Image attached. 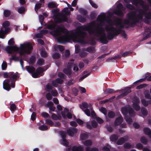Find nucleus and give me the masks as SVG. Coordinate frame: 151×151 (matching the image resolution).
<instances>
[{
	"label": "nucleus",
	"instance_id": "f257e3e1",
	"mask_svg": "<svg viewBox=\"0 0 151 151\" xmlns=\"http://www.w3.org/2000/svg\"><path fill=\"white\" fill-rule=\"evenodd\" d=\"M104 13H101L98 17L97 21L93 22L86 26H82L69 34L63 36L62 34L65 32L63 28L56 27V24L53 21L49 22L47 28L41 31L42 34H46L48 32L52 36L57 37L59 43L72 40L75 42L83 43L85 31H87L91 35L98 37L104 44H106L107 39L113 38V22L108 17L106 18Z\"/></svg>",
	"mask_w": 151,
	"mask_h": 151
},
{
	"label": "nucleus",
	"instance_id": "f03ea898",
	"mask_svg": "<svg viewBox=\"0 0 151 151\" xmlns=\"http://www.w3.org/2000/svg\"><path fill=\"white\" fill-rule=\"evenodd\" d=\"M13 39H10L8 41V44L10 46H7L6 49V51L8 53H12L14 52H19L20 55H25L26 54H30L32 49V44L29 42H25L20 45L19 48L16 45L12 46L14 43Z\"/></svg>",
	"mask_w": 151,
	"mask_h": 151
},
{
	"label": "nucleus",
	"instance_id": "7ed1b4c3",
	"mask_svg": "<svg viewBox=\"0 0 151 151\" xmlns=\"http://www.w3.org/2000/svg\"><path fill=\"white\" fill-rule=\"evenodd\" d=\"M17 75L16 73L13 72H10L9 73H5L4 74V77L5 78L9 77L12 78L10 80L7 79L5 80L3 83V87L4 89L9 91L11 89V86L14 88L15 87V79Z\"/></svg>",
	"mask_w": 151,
	"mask_h": 151
},
{
	"label": "nucleus",
	"instance_id": "20e7f679",
	"mask_svg": "<svg viewBox=\"0 0 151 151\" xmlns=\"http://www.w3.org/2000/svg\"><path fill=\"white\" fill-rule=\"evenodd\" d=\"M70 12L68 11V8H65L62 11L63 15L61 16H56L54 18L55 22H60L63 21H67V18L66 16L70 14Z\"/></svg>",
	"mask_w": 151,
	"mask_h": 151
},
{
	"label": "nucleus",
	"instance_id": "39448f33",
	"mask_svg": "<svg viewBox=\"0 0 151 151\" xmlns=\"http://www.w3.org/2000/svg\"><path fill=\"white\" fill-rule=\"evenodd\" d=\"M10 25L9 22L7 21H5L3 24L2 27L0 30V38H4L5 35L10 31L8 27Z\"/></svg>",
	"mask_w": 151,
	"mask_h": 151
},
{
	"label": "nucleus",
	"instance_id": "423d86ee",
	"mask_svg": "<svg viewBox=\"0 0 151 151\" xmlns=\"http://www.w3.org/2000/svg\"><path fill=\"white\" fill-rule=\"evenodd\" d=\"M150 91L151 95L150 94L149 92L147 91L144 92V94L145 97L147 99H150V101H147L144 99H142L141 100L142 104L145 106H147L149 104L151 103V88L150 90Z\"/></svg>",
	"mask_w": 151,
	"mask_h": 151
},
{
	"label": "nucleus",
	"instance_id": "0eeeda50",
	"mask_svg": "<svg viewBox=\"0 0 151 151\" xmlns=\"http://www.w3.org/2000/svg\"><path fill=\"white\" fill-rule=\"evenodd\" d=\"M61 114L63 117L64 118H65L66 117V115L69 119H71L72 117V114L68 112V110L67 109H64V111L62 112Z\"/></svg>",
	"mask_w": 151,
	"mask_h": 151
},
{
	"label": "nucleus",
	"instance_id": "6e6552de",
	"mask_svg": "<svg viewBox=\"0 0 151 151\" xmlns=\"http://www.w3.org/2000/svg\"><path fill=\"white\" fill-rule=\"evenodd\" d=\"M60 135L62 139V140L61 141V143L65 146L67 145H68V142L65 139L66 133L64 132H60Z\"/></svg>",
	"mask_w": 151,
	"mask_h": 151
},
{
	"label": "nucleus",
	"instance_id": "1a4fd4ad",
	"mask_svg": "<svg viewBox=\"0 0 151 151\" xmlns=\"http://www.w3.org/2000/svg\"><path fill=\"white\" fill-rule=\"evenodd\" d=\"M43 71V70L41 68H38L37 70V71L35 73H32V76L34 78H37L39 77L42 75H40V74Z\"/></svg>",
	"mask_w": 151,
	"mask_h": 151
},
{
	"label": "nucleus",
	"instance_id": "9d476101",
	"mask_svg": "<svg viewBox=\"0 0 151 151\" xmlns=\"http://www.w3.org/2000/svg\"><path fill=\"white\" fill-rule=\"evenodd\" d=\"M139 102V100L137 98L134 99L133 102V107L137 111L139 110L140 109V107L138 105Z\"/></svg>",
	"mask_w": 151,
	"mask_h": 151
},
{
	"label": "nucleus",
	"instance_id": "9b49d317",
	"mask_svg": "<svg viewBox=\"0 0 151 151\" xmlns=\"http://www.w3.org/2000/svg\"><path fill=\"white\" fill-rule=\"evenodd\" d=\"M85 113L86 115L88 116H90L91 115L94 118L95 116V114L94 112L92 110H91V113H90V111L88 109H86L85 110H83Z\"/></svg>",
	"mask_w": 151,
	"mask_h": 151
},
{
	"label": "nucleus",
	"instance_id": "f8f14e48",
	"mask_svg": "<svg viewBox=\"0 0 151 151\" xmlns=\"http://www.w3.org/2000/svg\"><path fill=\"white\" fill-rule=\"evenodd\" d=\"M122 6L121 4H119L117 5V8L119 9L115 12L116 14L119 16H122L123 14L122 12L120 10V9L122 7Z\"/></svg>",
	"mask_w": 151,
	"mask_h": 151
},
{
	"label": "nucleus",
	"instance_id": "ddd939ff",
	"mask_svg": "<svg viewBox=\"0 0 151 151\" xmlns=\"http://www.w3.org/2000/svg\"><path fill=\"white\" fill-rule=\"evenodd\" d=\"M67 132L70 136H73L77 132V130L75 128L68 129L67 131Z\"/></svg>",
	"mask_w": 151,
	"mask_h": 151
},
{
	"label": "nucleus",
	"instance_id": "4468645a",
	"mask_svg": "<svg viewBox=\"0 0 151 151\" xmlns=\"http://www.w3.org/2000/svg\"><path fill=\"white\" fill-rule=\"evenodd\" d=\"M124 91L125 92L122 93L120 95V97H122L126 95L128 93L130 92L131 91L130 88L128 87L126 88L124 90Z\"/></svg>",
	"mask_w": 151,
	"mask_h": 151
},
{
	"label": "nucleus",
	"instance_id": "2eb2a0df",
	"mask_svg": "<svg viewBox=\"0 0 151 151\" xmlns=\"http://www.w3.org/2000/svg\"><path fill=\"white\" fill-rule=\"evenodd\" d=\"M73 151H83V147L81 146H74L72 148Z\"/></svg>",
	"mask_w": 151,
	"mask_h": 151
},
{
	"label": "nucleus",
	"instance_id": "dca6fc26",
	"mask_svg": "<svg viewBox=\"0 0 151 151\" xmlns=\"http://www.w3.org/2000/svg\"><path fill=\"white\" fill-rule=\"evenodd\" d=\"M123 120V118L122 116H119L115 120V124L116 125H118L122 122Z\"/></svg>",
	"mask_w": 151,
	"mask_h": 151
},
{
	"label": "nucleus",
	"instance_id": "f3484780",
	"mask_svg": "<svg viewBox=\"0 0 151 151\" xmlns=\"http://www.w3.org/2000/svg\"><path fill=\"white\" fill-rule=\"evenodd\" d=\"M54 49L56 50H59L61 51H62L64 50L63 47L60 45H55L54 46Z\"/></svg>",
	"mask_w": 151,
	"mask_h": 151
},
{
	"label": "nucleus",
	"instance_id": "a211bd4d",
	"mask_svg": "<svg viewBox=\"0 0 151 151\" xmlns=\"http://www.w3.org/2000/svg\"><path fill=\"white\" fill-rule=\"evenodd\" d=\"M87 127L88 128H91L92 127V126L93 127H96L97 126V124L94 121H92V126L89 125L88 122L86 123Z\"/></svg>",
	"mask_w": 151,
	"mask_h": 151
},
{
	"label": "nucleus",
	"instance_id": "6ab92c4d",
	"mask_svg": "<svg viewBox=\"0 0 151 151\" xmlns=\"http://www.w3.org/2000/svg\"><path fill=\"white\" fill-rule=\"evenodd\" d=\"M88 136L87 133H85L82 134L80 136V138L81 140H84L88 138Z\"/></svg>",
	"mask_w": 151,
	"mask_h": 151
},
{
	"label": "nucleus",
	"instance_id": "aec40b11",
	"mask_svg": "<svg viewBox=\"0 0 151 151\" xmlns=\"http://www.w3.org/2000/svg\"><path fill=\"white\" fill-rule=\"evenodd\" d=\"M144 132L145 134L149 135L151 138V132L149 128H145L144 129Z\"/></svg>",
	"mask_w": 151,
	"mask_h": 151
},
{
	"label": "nucleus",
	"instance_id": "412c9836",
	"mask_svg": "<svg viewBox=\"0 0 151 151\" xmlns=\"http://www.w3.org/2000/svg\"><path fill=\"white\" fill-rule=\"evenodd\" d=\"M132 3L136 5H137L138 4H142L143 2L141 0H133Z\"/></svg>",
	"mask_w": 151,
	"mask_h": 151
},
{
	"label": "nucleus",
	"instance_id": "4be33fe9",
	"mask_svg": "<svg viewBox=\"0 0 151 151\" xmlns=\"http://www.w3.org/2000/svg\"><path fill=\"white\" fill-rule=\"evenodd\" d=\"M83 144L85 146H90L92 144V141L90 140H88L83 142Z\"/></svg>",
	"mask_w": 151,
	"mask_h": 151
},
{
	"label": "nucleus",
	"instance_id": "5701e85b",
	"mask_svg": "<svg viewBox=\"0 0 151 151\" xmlns=\"http://www.w3.org/2000/svg\"><path fill=\"white\" fill-rule=\"evenodd\" d=\"M26 68L28 71L30 73H32L35 70V68L32 66H27Z\"/></svg>",
	"mask_w": 151,
	"mask_h": 151
},
{
	"label": "nucleus",
	"instance_id": "b1692460",
	"mask_svg": "<svg viewBox=\"0 0 151 151\" xmlns=\"http://www.w3.org/2000/svg\"><path fill=\"white\" fill-rule=\"evenodd\" d=\"M48 6L50 8H53L57 7V5L54 2H50L48 3Z\"/></svg>",
	"mask_w": 151,
	"mask_h": 151
},
{
	"label": "nucleus",
	"instance_id": "393cba45",
	"mask_svg": "<svg viewBox=\"0 0 151 151\" xmlns=\"http://www.w3.org/2000/svg\"><path fill=\"white\" fill-rule=\"evenodd\" d=\"M4 14L5 17H8L10 15L11 12L9 10H6L4 12Z\"/></svg>",
	"mask_w": 151,
	"mask_h": 151
},
{
	"label": "nucleus",
	"instance_id": "a878e982",
	"mask_svg": "<svg viewBox=\"0 0 151 151\" xmlns=\"http://www.w3.org/2000/svg\"><path fill=\"white\" fill-rule=\"evenodd\" d=\"M82 106H83V107L85 108H87L89 107L91 109V105L90 104H88L86 102H84L82 103Z\"/></svg>",
	"mask_w": 151,
	"mask_h": 151
},
{
	"label": "nucleus",
	"instance_id": "bb28decb",
	"mask_svg": "<svg viewBox=\"0 0 151 151\" xmlns=\"http://www.w3.org/2000/svg\"><path fill=\"white\" fill-rule=\"evenodd\" d=\"M86 151H98V150L97 148H91L90 147H87L86 148Z\"/></svg>",
	"mask_w": 151,
	"mask_h": 151
},
{
	"label": "nucleus",
	"instance_id": "cd10ccee",
	"mask_svg": "<svg viewBox=\"0 0 151 151\" xmlns=\"http://www.w3.org/2000/svg\"><path fill=\"white\" fill-rule=\"evenodd\" d=\"M51 117L53 119L55 120L60 119L61 118V116H57L54 114H52Z\"/></svg>",
	"mask_w": 151,
	"mask_h": 151
},
{
	"label": "nucleus",
	"instance_id": "c85d7f7f",
	"mask_svg": "<svg viewBox=\"0 0 151 151\" xmlns=\"http://www.w3.org/2000/svg\"><path fill=\"white\" fill-rule=\"evenodd\" d=\"M56 82L57 83H61L63 82V81L62 80L58 79L57 80L55 81H53L52 82L53 85L54 86H56L57 85L56 84H54V82Z\"/></svg>",
	"mask_w": 151,
	"mask_h": 151
},
{
	"label": "nucleus",
	"instance_id": "c756f323",
	"mask_svg": "<svg viewBox=\"0 0 151 151\" xmlns=\"http://www.w3.org/2000/svg\"><path fill=\"white\" fill-rule=\"evenodd\" d=\"M117 138V136L115 135H112L110 137V139L111 140L113 141L116 140Z\"/></svg>",
	"mask_w": 151,
	"mask_h": 151
},
{
	"label": "nucleus",
	"instance_id": "7c9ffc66",
	"mask_svg": "<svg viewBox=\"0 0 151 151\" xmlns=\"http://www.w3.org/2000/svg\"><path fill=\"white\" fill-rule=\"evenodd\" d=\"M125 141V139L123 138L120 139L117 142V144L119 145L122 144Z\"/></svg>",
	"mask_w": 151,
	"mask_h": 151
},
{
	"label": "nucleus",
	"instance_id": "2f4dec72",
	"mask_svg": "<svg viewBox=\"0 0 151 151\" xmlns=\"http://www.w3.org/2000/svg\"><path fill=\"white\" fill-rule=\"evenodd\" d=\"M39 129L41 130H46L48 129V127L45 125H42L39 127Z\"/></svg>",
	"mask_w": 151,
	"mask_h": 151
},
{
	"label": "nucleus",
	"instance_id": "473e14b6",
	"mask_svg": "<svg viewBox=\"0 0 151 151\" xmlns=\"http://www.w3.org/2000/svg\"><path fill=\"white\" fill-rule=\"evenodd\" d=\"M132 145L130 144L127 143L124 144V146L125 148H129L131 147H132Z\"/></svg>",
	"mask_w": 151,
	"mask_h": 151
},
{
	"label": "nucleus",
	"instance_id": "72a5a7b5",
	"mask_svg": "<svg viewBox=\"0 0 151 151\" xmlns=\"http://www.w3.org/2000/svg\"><path fill=\"white\" fill-rule=\"evenodd\" d=\"M25 8L24 7H21L18 10V12L19 13L22 14L25 11Z\"/></svg>",
	"mask_w": 151,
	"mask_h": 151
},
{
	"label": "nucleus",
	"instance_id": "f704fd0d",
	"mask_svg": "<svg viewBox=\"0 0 151 151\" xmlns=\"http://www.w3.org/2000/svg\"><path fill=\"white\" fill-rule=\"evenodd\" d=\"M115 114L112 111L109 112L108 114V116L110 118H112L114 116Z\"/></svg>",
	"mask_w": 151,
	"mask_h": 151
},
{
	"label": "nucleus",
	"instance_id": "c9c22d12",
	"mask_svg": "<svg viewBox=\"0 0 151 151\" xmlns=\"http://www.w3.org/2000/svg\"><path fill=\"white\" fill-rule=\"evenodd\" d=\"M121 111L123 114L125 115L127 113V111L125 107H123L122 108Z\"/></svg>",
	"mask_w": 151,
	"mask_h": 151
},
{
	"label": "nucleus",
	"instance_id": "e433bc0d",
	"mask_svg": "<svg viewBox=\"0 0 151 151\" xmlns=\"http://www.w3.org/2000/svg\"><path fill=\"white\" fill-rule=\"evenodd\" d=\"M35 61V57L33 56L31 57L29 61V63H30L32 64Z\"/></svg>",
	"mask_w": 151,
	"mask_h": 151
},
{
	"label": "nucleus",
	"instance_id": "4c0bfd02",
	"mask_svg": "<svg viewBox=\"0 0 151 151\" xmlns=\"http://www.w3.org/2000/svg\"><path fill=\"white\" fill-rule=\"evenodd\" d=\"M100 110L104 114L106 115V114L107 111L105 108L104 107H101L100 109Z\"/></svg>",
	"mask_w": 151,
	"mask_h": 151
},
{
	"label": "nucleus",
	"instance_id": "58836bf2",
	"mask_svg": "<svg viewBox=\"0 0 151 151\" xmlns=\"http://www.w3.org/2000/svg\"><path fill=\"white\" fill-rule=\"evenodd\" d=\"M90 74V73H87L86 74H85L83 76L81 77V78H80L79 81H82L83 79L85 78L88 76Z\"/></svg>",
	"mask_w": 151,
	"mask_h": 151
},
{
	"label": "nucleus",
	"instance_id": "ea45409f",
	"mask_svg": "<svg viewBox=\"0 0 151 151\" xmlns=\"http://www.w3.org/2000/svg\"><path fill=\"white\" fill-rule=\"evenodd\" d=\"M114 92V91L111 89H108L105 91V93H112Z\"/></svg>",
	"mask_w": 151,
	"mask_h": 151
},
{
	"label": "nucleus",
	"instance_id": "a19ab883",
	"mask_svg": "<svg viewBox=\"0 0 151 151\" xmlns=\"http://www.w3.org/2000/svg\"><path fill=\"white\" fill-rule=\"evenodd\" d=\"M46 98L48 100H50L52 99V96L49 93H47L46 95Z\"/></svg>",
	"mask_w": 151,
	"mask_h": 151
},
{
	"label": "nucleus",
	"instance_id": "79ce46f5",
	"mask_svg": "<svg viewBox=\"0 0 151 151\" xmlns=\"http://www.w3.org/2000/svg\"><path fill=\"white\" fill-rule=\"evenodd\" d=\"M2 68L3 70H4L7 67L6 63L5 62H3L2 65Z\"/></svg>",
	"mask_w": 151,
	"mask_h": 151
},
{
	"label": "nucleus",
	"instance_id": "37998d69",
	"mask_svg": "<svg viewBox=\"0 0 151 151\" xmlns=\"http://www.w3.org/2000/svg\"><path fill=\"white\" fill-rule=\"evenodd\" d=\"M52 95L54 96H56L58 94V93L56 90H53L51 91Z\"/></svg>",
	"mask_w": 151,
	"mask_h": 151
},
{
	"label": "nucleus",
	"instance_id": "c03bdc74",
	"mask_svg": "<svg viewBox=\"0 0 151 151\" xmlns=\"http://www.w3.org/2000/svg\"><path fill=\"white\" fill-rule=\"evenodd\" d=\"M41 6V4L38 3L37 4L35 5V10L36 12L38 10V9H39V8H40Z\"/></svg>",
	"mask_w": 151,
	"mask_h": 151
},
{
	"label": "nucleus",
	"instance_id": "a18cd8bd",
	"mask_svg": "<svg viewBox=\"0 0 151 151\" xmlns=\"http://www.w3.org/2000/svg\"><path fill=\"white\" fill-rule=\"evenodd\" d=\"M16 107L15 105L14 104H12L10 106V109L11 111H13L15 110Z\"/></svg>",
	"mask_w": 151,
	"mask_h": 151
},
{
	"label": "nucleus",
	"instance_id": "49530a36",
	"mask_svg": "<svg viewBox=\"0 0 151 151\" xmlns=\"http://www.w3.org/2000/svg\"><path fill=\"white\" fill-rule=\"evenodd\" d=\"M141 111L142 114L144 115H146L147 113V110L145 109H142L141 110Z\"/></svg>",
	"mask_w": 151,
	"mask_h": 151
},
{
	"label": "nucleus",
	"instance_id": "de8ad7c7",
	"mask_svg": "<svg viewBox=\"0 0 151 151\" xmlns=\"http://www.w3.org/2000/svg\"><path fill=\"white\" fill-rule=\"evenodd\" d=\"M89 1L91 5L93 7L95 8H96L97 7V5L95 4L91 0H89Z\"/></svg>",
	"mask_w": 151,
	"mask_h": 151
},
{
	"label": "nucleus",
	"instance_id": "09e8293b",
	"mask_svg": "<svg viewBox=\"0 0 151 151\" xmlns=\"http://www.w3.org/2000/svg\"><path fill=\"white\" fill-rule=\"evenodd\" d=\"M125 119L129 124H130L132 122V119L129 118L125 116Z\"/></svg>",
	"mask_w": 151,
	"mask_h": 151
},
{
	"label": "nucleus",
	"instance_id": "8fccbe9b",
	"mask_svg": "<svg viewBox=\"0 0 151 151\" xmlns=\"http://www.w3.org/2000/svg\"><path fill=\"white\" fill-rule=\"evenodd\" d=\"M41 55L43 57H45L47 55V54L46 52L44 50H43L41 52Z\"/></svg>",
	"mask_w": 151,
	"mask_h": 151
},
{
	"label": "nucleus",
	"instance_id": "3c124183",
	"mask_svg": "<svg viewBox=\"0 0 151 151\" xmlns=\"http://www.w3.org/2000/svg\"><path fill=\"white\" fill-rule=\"evenodd\" d=\"M78 19L81 22H84L86 21V19L85 18H82L79 16L78 17Z\"/></svg>",
	"mask_w": 151,
	"mask_h": 151
},
{
	"label": "nucleus",
	"instance_id": "603ef678",
	"mask_svg": "<svg viewBox=\"0 0 151 151\" xmlns=\"http://www.w3.org/2000/svg\"><path fill=\"white\" fill-rule=\"evenodd\" d=\"M36 117V114L35 112H33L31 115V119L32 120L34 121Z\"/></svg>",
	"mask_w": 151,
	"mask_h": 151
},
{
	"label": "nucleus",
	"instance_id": "864d4df0",
	"mask_svg": "<svg viewBox=\"0 0 151 151\" xmlns=\"http://www.w3.org/2000/svg\"><path fill=\"white\" fill-rule=\"evenodd\" d=\"M44 63V60L42 59H40L38 60L37 61V63L39 65H42Z\"/></svg>",
	"mask_w": 151,
	"mask_h": 151
},
{
	"label": "nucleus",
	"instance_id": "5fc2aeb1",
	"mask_svg": "<svg viewBox=\"0 0 151 151\" xmlns=\"http://www.w3.org/2000/svg\"><path fill=\"white\" fill-rule=\"evenodd\" d=\"M79 11L81 13L83 14H85L87 13L86 12L84 9L82 8L80 9Z\"/></svg>",
	"mask_w": 151,
	"mask_h": 151
},
{
	"label": "nucleus",
	"instance_id": "6e6d98bb",
	"mask_svg": "<svg viewBox=\"0 0 151 151\" xmlns=\"http://www.w3.org/2000/svg\"><path fill=\"white\" fill-rule=\"evenodd\" d=\"M52 56L54 58L57 59L60 57V55L59 53H57L54 54Z\"/></svg>",
	"mask_w": 151,
	"mask_h": 151
},
{
	"label": "nucleus",
	"instance_id": "4d7b16f0",
	"mask_svg": "<svg viewBox=\"0 0 151 151\" xmlns=\"http://www.w3.org/2000/svg\"><path fill=\"white\" fill-rule=\"evenodd\" d=\"M129 113L130 116H133L134 114V111L132 109H129Z\"/></svg>",
	"mask_w": 151,
	"mask_h": 151
},
{
	"label": "nucleus",
	"instance_id": "13d9d810",
	"mask_svg": "<svg viewBox=\"0 0 151 151\" xmlns=\"http://www.w3.org/2000/svg\"><path fill=\"white\" fill-rule=\"evenodd\" d=\"M52 88V86L50 84H48L46 86V89L47 91H49Z\"/></svg>",
	"mask_w": 151,
	"mask_h": 151
},
{
	"label": "nucleus",
	"instance_id": "bf43d9fd",
	"mask_svg": "<svg viewBox=\"0 0 151 151\" xmlns=\"http://www.w3.org/2000/svg\"><path fill=\"white\" fill-rule=\"evenodd\" d=\"M70 72V68H68V69H64V72L66 74H69Z\"/></svg>",
	"mask_w": 151,
	"mask_h": 151
},
{
	"label": "nucleus",
	"instance_id": "052dcab7",
	"mask_svg": "<svg viewBox=\"0 0 151 151\" xmlns=\"http://www.w3.org/2000/svg\"><path fill=\"white\" fill-rule=\"evenodd\" d=\"M79 89L81 93H85L86 92V89L84 88L80 87Z\"/></svg>",
	"mask_w": 151,
	"mask_h": 151
},
{
	"label": "nucleus",
	"instance_id": "680f3d73",
	"mask_svg": "<svg viewBox=\"0 0 151 151\" xmlns=\"http://www.w3.org/2000/svg\"><path fill=\"white\" fill-rule=\"evenodd\" d=\"M96 120L99 123H101L103 122V120L99 117L96 118Z\"/></svg>",
	"mask_w": 151,
	"mask_h": 151
},
{
	"label": "nucleus",
	"instance_id": "e2e57ef3",
	"mask_svg": "<svg viewBox=\"0 0 151 151\" xmlns=\"http://www.w3.org/2000/svg\"><path fill=\"white\" fill-rule=\"evenodd\" d=\"M46 122L47 124H48L50 125H52L53 124V123L50 120H46Z\"/></svg>",
	"mask_w": 151,
	"mask_h": 151
},
{
	"label": "nucleus",
	"instance_id": "0e129e2a",
	"mask_svg": "<svg viewBox=\"0 0 151 151\" xmlns=\"http://www.w3.org/2000/svg\"><path fill=\"white\" fill-rule=\"evenodd\" d=\"M53 104L52 101H48L47 104V106L49 107L53 106Z\"/></svg>",
	"mask_w": 151,
	"mask_h": 151
},
{
	"label": "nucleus",
	"instance_id": "69168bd1",
	"mask_svg": "<svg viewBox=\"0 0 151 151\" xmlns=\"http://www.w3.org/2000/svg\"><path fill=\"white\" fill-rule=\"evenodd\" d=\"M39 20L40 21L41 23V24H42V21L43 20L44 18L43 17L42 15H40L39 16Z\"/></svg>",
	"mask_w": 151,
	"mask_h": 151
},
{
	"label": "nucleus",
	"instance_id": "338daca9",
	"mask_svg": "<svg viewBox=\"0 0 151 151\" xmlns=\"http://www.w3.org/2000/svg\"><path fill=\"white\" fill-rule=\"evenodd\" d=\"M141 142L144 143H145L147 142L146 139L144 137H142L141 139Z\"/></svg>",
	"mask_w": 151,
	"mask_h": 151
},
{
	"label": "nucleus",
	"instance_id": "774afa93",
	"mask_svg": "<svg viewBox=\"0 0 151 151\" xmlns=\"http://www.w3.org/2000/svg\"><path fill=\"white\" fill-rule=\"evenodd\" d=\"M136 147L137 148L140 149L142 148V145L141 144L138 143Z\"/></svg>",
	"mask_w": 151,
	"mask_h": 151
}]
</instances>
